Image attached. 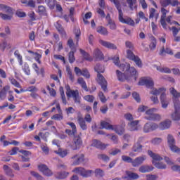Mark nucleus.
<instances>
[{"label":"nucleus","mask_w":180,"mask_h":180,"mask_svg":"<svg viewBox=\"0 0 180 180\" xmlns=\"http://www.w3.org/2000/svg\"><path fill=\"white\" fill-rule=\"evenodd\" d=\"M79 51L82 55V56L84 57V60H86V61H92L93 60L92 57H91V56L89 55V53H88V52L85 51V50H83V49H79Z\"/></svg>","instance_id":"nucleus-31"},{"label":"nucleus","mask_w":180,"mask_h":180,"mask_svg":"<svg viewBox=\"0 0 180 180\" xmlns=\"http://www.w3.org/2000/svg\"><path fill=\"white\" fill-rule=\"evenodd\" d=\"M165 91H167V89H165V88H164V87H160V88H159V89H154L153 91H150V94H152V95H155L156 96H157V95H160V94H162L163 92H165Z\"/></svg>","instance_id":"nucleus-34"},{"label":"nucleus","mask_w":180,"mask_h":180,"mask_svg":"<svg viewBox=\"0 0 180 180\" xmlns=\"http://www.w3.org/2000/svg\"><path fill=\"white\" fill-rule=\"evenodd\" d=\"M144 140V137L141 136L138 139L137 141L134 143L131 150L133 153H142L143 152V141Z\"/></svg>","instance_id":"nucleus-6"},{"label":"nucleus","mask_w":180,"mask_h":180,"mask_svg":"<svg viewBox=\"0 0 180 180\" xmlns=\"http://www.w3.org/2000/svg\"><path fill=\"white\" fill-rule=\"evenodd\" d=\"M180 111L174 110V112L172 114V119L174 121L180 120Z\"/></svg>","instance_id":"nucleus-42"},{"label":"nucleus","mask_w":180,"mask_h":180,"mask_svg":"<svg viewBox=\"0 0 180 180\" xmlns=\"http://www.w3.org/2000/svg\"><path fill=\"white\" fill-rule=\"evenodd\" d=\"M127 58H129V60H131V61H133V60L137 56L134 55V53H133V51H131V50L130 49H128L127 51Z\"/></svg>","instance_id":"nucleus-44"},{"label":"nucleus","mask_w":180,"mask_h":180,"mask_svg":"<svg viewBox=\"0 0 180 180\" xmlns=\"http://www.w3.org/2000/svg\"><path fill=\"white\" fill-rule=\"evenodd\" d=\"M10 82L12 84V85H14L16 88H20V83L17 82L15 79H10Z\"/></svg>","instance_id":"nucleus-63"},{"label":"nucleus","mask_w":180,"mask_h":180,"mask_svg":"<svg viewBox=\"0 0 180 180\" xmlns=\"http://www.w3.org/2000/svg\"><path fill=\"white\" fill-rule=\"evenodd\" d=\"M75 172L83 178H90V176H92V174H94L93 170L86 169L81 167L75 168Z\"/></svg>","instance_id":"nucleus-5"},{"label":"nucleus","mask_w":180,"mask_h":180,"mask_svg":"<svg viewBox=\"0 0 180 180\" xmlns=\"http://www.w3.org/2000/svg\"><path fill=\"white\" fill-rule=\"evenodd\" d=\"M11 89V87L9 86H5L3 89L1 90L0 91V99H1V101H4V99H5V96L6 95V91H9V89Z\"/></svg>","instance_id":"nucleus-32"},{"label":"nucleus","mask_w":180,"mask_h":180,"mask_svg":"<svg viewBox=\"0 0 180 180\" xmlns=\"http://www.w3.org/2000/svg\"><path fill=\"white\" fill-rule=\"evenodd\" d=\"M30 174L32 175V176H34V178H36V179L37 180H43V176H41V175H40L37 172L31 171Z\"/></svg>","instance_id":"nucleus-49"},{"label":"nucleus","mask_w":180,"mask_h":180,"mask_svg":"<svg viewBox=\"0 0 180 180\" xmlns=\"http://www.w3.org/2000/svg\"><path fill=\"white\" fill-rule=\"evenodd\" d=\"M158 179V176L155 174H147L146 180H157Z\"/></svg>","instance_id":"nucleus-64"},{"label":"nucleus","mask_w":180,"mask_h":180,"mask_svg":"<svg viewBox=\"0 0 180 180\" xmlns=\"http://www.w3.org/2000/svg\"><path fill=\"white\" fill-rule=\"evenodd\" d=\"M84 101H86L87 102H90V103H92L94 102V100L95 99V97L92 95H86L84 97Z\"/></svg>","instance_id":"nucleus-59"},{"label":"nucleus","mask_w":180,"mask_h":180,"mask_svg":"<svg viewBox=\"0 0 180 180\" xmlns=\"http://www.w3.org/2000/svg\"><path fill=\"white\" fill-rule=\"evenodd\" d=\"M160 102L163 109H167V108H168V105H169V100L167 98V94L165 92L160 94Z\"/></svg>","instance_id":"nucleus-14"},{"label":"nucleus","mask_w":180,"mask_h":180,"mask_svg":"<svg viewBox=\"0 0 180 180\" xmlns=\"http://www.w3.org/2000/svg\"><path fill=\"white\" fill-rule=\"evenodd\" d=\"M162 15L160 18V23L162 26L163 29H167V22L165 21V18H167V9H165L164 7L161 8Z\"/></svg>","instance_id":"nucleus-15"},{"label":"nucleus","mask_w":180,"mask_h":180,"mask_svg":"<svg viewBox=\"0 0 180 180\" xmlns=\"http://www.w3.org/2000/svg\"><path fill=\"white\" fill-rule=\"evenodd\" d=\"M154 169V167L148 165H142L139 167V171L141 174H146L147 172H151Z\"/></svg>","instance_id":"nucleus-20"},{"label":"nucleus","mask_w":180,"mask_h":180,"mask_svg":"<svg viewBox=\"0 0 180 180\" xmlns=\"http://www.w3.org/2000/svg\"><path fill=\"white\" fill-rule=\"evenodd\" d=\"M151 42L149 45V47L150 50H154L155 47H157V39H155V37L151 36L150 37Z\"/></svg>","instance_id":"nucleus-37"},{"label":"nucleus","mask_w":180,"mask_h":180,"mask_svg":"<svg viewBox=\"0 0 180 180\" xmlns=\"http://www.w3.org/2000/svg\"><path fill=\"white\" fill-rule=\"evenodd\" d=\"M152 144H154L155 146H157L158 144H161L162 143V139L161 138H154L151 140Z\"/></svg>","instance_id":"nucleus-55"},{"label":"nucleus","mask_w":180,"mask_h":180,"mask_svg":"<svg viewBox=\"0 0 180 180\" xmlns=\"http://www.w3.org/2000/svg\"><path fill=\"white\" fill-rule=\"evenodd\" d=\"M94 174L96 178H103V176H105V172L101 168L96 169Z\"/></svg>","instance_id":"nucleus-28"},{"label":"nucleus","mask_w":180,"mask_h":180,"mask_svg":"<svg viewBox=\"0 0 180 180\" xmlns=\"http://www.w3.org/2000/svg\"><path fill=\"white\" fill-rule=\"evenodd\" d=\"M77 122L82 130H86L88 129V127L86 126V124L85 123V120L81 116L77 117Z\"/></svg>","instance_id":"nucleus-26"},{"label":"nucleus","mask_w":180,"mask_h":180,"mask_svg":"<svg viewBox=\"0 0 180 180\" xmlns=\"http://www.w3.org/2000/svg\"><path fill=\"white\" fill-rule=\"evenodd\" d=\"M98 97H99L100 101L102 102V103H106V101H108V100L106 99L105 94H103V92L100 91L98 93Z\"/></svg>","instance_id":"nucleus-54"},{"label":"nucleus","mask_w":180,"mask_h":180,"mask_svg":"<svg viewBox=\"0 0 180 180\" xmlns=\"http://www.w3.org/2000/svg\"><path fill=\"white\" fill-rule=\"evenodd\" d=\"M171 124H172V122L170 120H165L160 123L158 127L160 130H167L171 127Z\"/></svg>","instance_id":"nucleus-18"},{"label":"nucleus","mask_w":180,"mask_h":180,"mask_svg":"<svg viewBox=\"0 0 180 180\" xmlns=\"http://www.w3.org/2000/svg\"><path fill=\"white\" fill-rule=\"evenodd\" d=\"M132 61H134L135 64H136V65H138L139 68H143V62L141 61V59H140L139 56H136Z\"/></svg>","instance_id":"nucleus-45"},{"label":"nucleus","mask_w":180,"mask_h":180,"mask_svg":"<svg viewBox=\"0 0 180 180\" xmlns=\"http://www.w3.org/2000/svg\"><path fill=\"white\" fill-rule=\"evenodd\" d=\"M75 51H76V50L75 49L74 51H71L68 53L69 63L70 64H72V63H74V61H75V56H74V54L75 53Z\"/></svg>","instance_id":"nucleus-39"},{"label":"nucleus","mask_w":180,"mask_h":180,"mask_svg":"<svg viewBox=\"0 0 180 180\" xmlns=\"http://www.w3.org/2000/svg\"><path fill=\"white\" fill-rule=\"evenodd\" d=\"M118 67L122 71H124L123 73L119 70H116L118 81H120V82H124V81H127V82L133 80L134 82L137 81V70L134 67H131L130 63H122Z\"/></svg>","instance_id":"nucleus-1"},{"label":"nucleus","mask_w":180,"mask_h":180,"mask_svg":"<svg viewBox=\"0 0 180 180\" xmlns=\"http://www.w3.org/2000/svg\"><path fill=\"white\" fill-rule=\"evenodd\" d=\"M19 153L22 154L24 157H29L30 155H32V152L23 149L20 150Z\"/></svg>","instance_id":"nucleus-61"},{"label":"nucleus","mask_w":180,"mask_h":180,"mask_svg":"<svg viewBox=\"0 0 180 180\" xmlns=\"http://www.w3.org/2000/svg\"><path fill=\"white\" fill-rule=\"evenodd\" d=\"M18 151H20V150H19L18 147H13L11 150H10L8 152V154L10 155H16V154H18Z\"/></svg>","instance_id":"nucleus-58"},{"label":"nucleus","mask_w":180,"mask_h":180,"mask_svg":"<svg viewBox=\"0 0 180 180\" xmlns=\"http://www.w3.org/2000/svg\"><path fill=\"white\" fill-rule=\"evenodd\" d=\"M160 4L162 8H167L171 4V0H160Z\"/></svg>","instance_id":"nucleus-53"},{"label":"nucleus","mask_w":180,"mask_h":180,"mask_svg":"<svg viewBox=\"0 0 180 180\" xmlns=\"http://www.w3.org/2000/svg\"><path fill=\"white\" fill-rule=\"evenodd\" d=\"M146 160V155L139 156L136 158L134 160H133L132 167H140V165H141V164H143V162H144Z\"/></svg>","instance_id":"nucleus-13"},{"label":"nucleus","mask_w":180,"mask_h":180,"mask_svg":"<svg viewBox=\"0 0 180 180\" xmlns=\"http://www.w3.org/2000/svg\"><path fill=\"white\" fill-rule=\"evenodd\" d=\"M130 124L131 126H132L131 130L133 131H136L137 130H139V127H137V125L139 124V121H131Z\"/></svg>","instance_id":"nucleus-50"},{"label":"nucleus","mask_w":180,"mask_h":180,"mask_svg":"<svg viewBox=\"0 0 180 180\" xmlns=\"http://www.w3.org/2000/svg\"><path fill=\"white\" fill-rule=\"evenodd\" d=\"M167 144L172 153L180 154V148L175 145V138L172 134L167 135Z\"/></svg>","instance_id":"nucleus-4"},{"label":"nucleus","mask_w":180,"mask_h":180,"mask_svg":"<svg viewBox=\"0 0 180 180\" xmlns=\"http://www.w3.org/2000/svg\"><path fill=\"white\" fill-rule=\"evenodd\" d=\"M112 130H114L117 134H119V136H122V134H124V127L121 125L112 127Z\"/></svg>","instance_id":"nucleus-25"},{"label":"nucleus","mask_w":180,"mask_h":180,"mask_svg":"<svg viewBox=\"0 0 180 180\" xmlns=\"http://www.w3.org/2000/svg\"><path fill=\"white\" fill-rule=\"evenodd\" d=\"M152 164L158 169H167V165L163 162H157L154 160H152Z\"/></svg>","instance_id":"nucleus-30"},{"label":"nucleus","mask_w":180,"mask_h":180,"mask_svg":"<svg viewBox=\"0 0 180 180\" xmlns=\"http://www.w3.org/2000/svg\"><path fill=\"white\" fill-rule=\"evenodd\" d=\"M97 32L100 33V34H103V36H108L109 33L108 30L103 26H100L97 28Z\"/></svg>","instance_id":"nucleus-36"},{"label":"nucleus","mask_w":180,"mask_h":180,"mask_svg":"<svg viewBox=\"0 0 180 180\" xmlns=\"http://www.w3.org/2000/svg\"><path fill=\"white\" fill-rule=\"evenodd\" d=\"M101 129H106V130H112L113 129V125L109 124V122L106 121H101Z\"/></svg>","instance_id":"nucleus-29"},{"label":"nucleus","mask_w":180,"mask_h":180,"mask_svg":"<svg viewBox=\"0 0 180 180\" xmlns=\"http://www.w3.org/2000/svg\"><path fill=\"white\" fill-rule=\"evenodd\" d=\"M164 53H166L167 54H169L170 56H174V52L170 48H165L164 46L162 47V49L160 51V56H164Z\"/></svg>","instance_id":"nucleus-27"},{"label":"nucleus","mask_w":180,"mask_h":180,"mask_svg":"<svg viewBox=\"0 0 180 180\" xmlns=\"http://www.w3.org/2000/svg\"><path fill=\"white\" fill-rule=\"evenodd\" d=\"M91 146L95 147L96 148H98V150H105V148H106V147H108V145L102 143V141H101L98 139H93Z\"/></svg>","instance_id":"nucleus-11"},{"label":"nucleus","mask_w":180,"mask_h":180,"mask_svg":"<svg viewBox=\"0 0 180 180\" xmlns=\"http://www.w3.org/2000/svg\"><path fill=\"white\" fill-rule=\"evenodd\" d=\"M0 17L3 20H12V15H8L7 14L0 13Z\"/></svg>","instance_id":"nucleus-57"},{"label":"nucleus","mask_w":180,"mask_h":180,"mask_svg":"<svg viewBox=\"0 0 180 180\" xmlns=\"http://www.w3.org/2000/svg\"><path fill=\"white\" fill-rule=\"evenodd\" d=\"M22 70L26 74V75H30V68H29V64L27 63H25L22 66Z\"/></svg>","instance_id":"nucleus-46"},{"label":"nucleus","mask_w":180,"mask_h":180,"mask_svg":"<svg viewBox=\"0 0 180 180\" xmlns=\"http://www.w3.org/2000/svg\"><path fill=\"white\" fill-rule=\"evenodd\" d=\"M110 2H113L116 9L118 11L119 20L121 23L129 25V26H134V20L131 18L124 19L123 18V11H122V5L119 0H110Z\"/></svg>","instance_id":"nucleus-3"},{"label":"nucleus","mask_w":180,"mask_h":180,"mask_svg":"<svg viewBox=\"0 0 180 180\" xmlns=\"http://www.w3.org/2000/svg\"><path fill=\"white\" fill-rule=\"evenodd\" d=\"M148 155L153 160V161H162L163 160L162 157L157 153H154L151 150H148Z\"/></svg>","instance_id":"nucleus-19"},{"label":"nucleus","mask_w":180,"mask_h":180,"mask_svg":"<svg viewBox=\"0 0 180 180\" xmlns=\"http://www.w3.org/2000/svg\"><path fill=\"white\" fill-rule=\"evenodd\" d=\"M139 85L142 86L146 85V88H153V86H154V81L148 79H143L139 82Z\"/></svg>","instance_id":"nucleus-17"},{"label":"nucleus","mask_w":180,"mask_h":180,"mask_svg":"<svg viewBox=\"0 0 180 180\" xmlns=\"http://www.w3.org/2000/svg\"><path fill=\"white\" fill-rule=\"evenodd\" d=\"M122 160L124 161V162H127L128 164H131L133 165V158L131 157H129L127 155H122Z\"/></svg>","instance_id":"nucleus-43"},{"label":"nucleus","mask_w":180,"mask_h":180,"mask_svg":"<svg viewBox=\"0 0 180 180\" xmlns=\"http://www.w3.org/2000/svg\"><path fill=\"white\" fill-rule=\"evenodd\" d=\"M72 160H74L72 165H80V164L85 162V155H75L72 157Z\"/></svg>","instance_id":"nucleus-9"},{"label":"nucleus","mask_w":180,"mask_h":180,"mask_svg":"<svg viewBox=\"0 0 180 180\" xmlns=\"http://www.w3.org/2000/svg\"><path fill=\"white\" fill-rule=\"evenodd\" d=\"M15 15L18 18H26V13L20 10H17L15 11Z\"/></svg>","instance_id":"nucleus-56"},{"label":"nucleus","mask_w":180,"mask_h":180,"mask_svg":"<svg viewBox=\"0 0 180 180\" xmlns=\"http://www.w3.org/2000/svg\"><path fill=\"white\" fill-rule=\"evenodd\" d=\"M54 153L55 154H58V155L62 158H64V157H66L67 154H68V151L67 150H63L61 148H59L58 150H55Z\"/></svg>","instance_id":"nucleus-33"},{"label":"nucleus","mask_w":180,"mask_h":180,"mask_svg":"<svg viewBox=\"0 0 180 180\" xmlns=\"http://www.w3.org/2000/svg\"><path fill=\"white\" fill-rule=\"evenodd\" d=\"M108 25L111 30H116V23H115V21L112 20V19L108 20Z\"/></svg>","instance_id":"nucleus-60"},{"label":"nucleus","mask_w":180,"mask_h":180,"mask_svg":"<svg viewBox=\"0 0 180 180\" xmlns=\"http://www.w3.org/2000/svg\"><path fill=\"white\" fill-rule=\"evenodd\" d=\"M66 71L68 72L69 79L71 81V82H74V81H75V77L71 71V68H70V67H67Z\"/></svg>","instance_id":"nucleus-38"},{"label":"nucleus","mask_w":180,"mask_h":180,"mask_svg":"<svg viewBox=\"0 0 180 180\" xmlns=\"http://www.w3.org/2000/svg\"><path fill=\"white\" fill-rule=\"evenodd\" d=\"M170 94L173 95V99H179V98H180V93L176 91L174 88L171 90Z\"/></svg>","instance_id":"nucleus-51"},{"label":"nucleus","mask_w":180,"mask_h":180,"mask_svg":"<svg viewBox=\"0 0 180 180\" xmlns=\"http://www.w3.org/2000/svg\"><path fill=\"white\" fill-rule=\"evenodd\" d=\"M109 60H112L115 65H117V67H119V64H120V59L119 58V56H116L112 58H109Z\"/></svg>","instance_id":"nucleus-47"},{"label":"nucleus","mask_w":180,"mask_h":180,"mask_svg":"<svg viewBox=\"0 0 180 180\" xmlns=\"http://www.w3.org/2000/svg\"><path fill=\"white\" fill-rule=\"evenodd\" d=\"M158 129V124L155 122H148L143 126V133H150Z\"/></svg>","instance_id":"nucleus-7"},{"label":"nucleus","mask_w":180,"mask_h":180,"mask_svg":"<svg viewBox=\"0 0 180 180\" xmlns=\"http://www.w3.org/2000/svg\"><path fill=\"white\" fill-rule=\"evenodd\" d=\"M81 75H83V77H85L86 78H91V75L89 74V72L88 71V69H83L82 70Z\"/></svg>","instance_id":"nucleus-62"},{"label":"nucleus","mask_w":180,"mask_h":180,"mask_svg":"<svg viewBox=\"0 0 180 180\" xmlns=\"http://www.w3.org/2000/svg\"><path fill=\"white\" fill-rule=\"evenodd\" d=\"M68 175H70V172L64 170L54 172V177L56 179H67V178H68Z\"/></svg>","instance_id":"nucleus-12"},{"label":"nucleus","mask_w":180,"mask_h":180,"mask_svg":"<svg viewBox=\"0 0 180 180\" xmlns=\"http://www.w3.org/2000/svg\"><path fill=\"white\" fill-rule=\"evenodd\" d=\"M66 95L68 98H71V96H72L75 98L74 101H77V96H79V93L78 92V90H72L70 93H66Z\"/></svg>","instance_id":"nucleus-35"},{"label":"nucleus","mask_w":180,"mask_h":180,"mask_svg":"<svg viewBox=\"0 0 180 180\" xmlns=\"http://www.w3.org/2000/svg\"><path fill=\"white\" fill-rule=\"evenodd\" d=\"M38 169L45 176H53V172L45 164L38 165Z\"/></svg>","instance_id":"nucleus-8"},{"label":"nucleus","mask_w":180,"mask_h":180,"mask_svg":"<svg viewBox=\"0 0 180 180\" xmlns=\"http://www.w3.org/2000/svg\"><path fill=\"white\" fill-rule=\"evenodd\" d=\"M174 110L180 111V101L179 98H173Z\"/></svg>","instance_id":"nucleus-41"},{"label":"nucleus","mask_w":180,"mask_h":180,"mask_svg":"<svg viewBox=\"0 0 180 180\" xmlns=\"http://www.w3.org/2000/svg\"><path fill=\"white\" fill-rule=\"evenodd\" d=\"M75 144L76 148L74 150H79L81 148V146H82V139L79 135L75 136L74 138Z\"/></svg>","instance_id":"nucleus-23"},{"label":"nucleus","mask_w":180,"mask_h":180,"mask_svg":"<svg viewBox=\"0 0 180 180\" xmlns=\"http://www.w3.org/2000/svg\"><path fill=\"white\" fill-rule=\"evenodd\" d=\"M94 56L96 61H102V60H105L103 53H102V51H100L98 49L94 51Z\"/></svg>","instance_id":"nucleus-21"},{"label":"nucleus","mask_w":180,"mask_h":180,"mask_svg":"<svg viewBox=\"0 0 180 180\" xmlns=\"http://www.w3.org/2000/svg\"><path fill=\"white\" fill-rule=\"evenodd\" d=\"M99 43L100 44H101V46H103V47H105V49H109L110 50H117V46H116V45L109 41H106L101 39L99 41Z\"/></svg>","instance_id":"nucleus-16"},{"label":"nucleus","mask_w":180,"mask_h":180,"mask_svg":"<svg viewBox=\"0 0 180 180\" xmlns=\"http://www.w3.org/2000/svg\"><path fill=\"white\" fill-rule=\"evenodd\" d=\"M45 2L47 4L50 9H54V8H56V3L57 1L53 0V1H51L50 0H45Z\"/></svg>","instance_id":"nucleus-48"},{"label":"nucleus","mask_w":180,"mask_h":180,"mask_svg":"<svg viewBox=\"0 0 180 180\" xmlns=\"http://www.w3.org/2000/svg\"><path fill=\"white\" fill-rule=\"evenodd\" d=\"M125 173L127 176H122V179L136 180L140 178V176H139L137 173H134L129 170H127Z\"/></svg>","instance_id":"nucleus-10"},{"label":"nucleus","mask_w":180,"mask_h":180,"mask_svg":"<svg viewBox=\"0 0 180 180\" xmlns=\"http://www.w3.org/2000/svg\"><path fill=\"white\" fill-rule=\"evenodd\" d=\"M94 71L98 73L97 74V82L98 85H101V89L104 92H108V82L105 77L102 75L105 72V68L101 63L96 64L94 67Z\"/></svg>","instance_id":"nucleus-2"},{"label":"nucleus","mask_w":180,"mask_h":180,"mask_svg":"<svg viewBox=\"0 0 180 180\" xmlns=\"http://www.w3.org/2000/svg\"><path fill=\"white\" fill-rule=\"evenodd\" d=\"M74 33L75 34L77 41H79V37H81V30H79V28H75Z\"/></svg>","instance_id":"nucleus-52"},{"label":"nucleus","mask_w":180,"mask_h":180,"mask_svg":"<svg viewBox=\"0 0 180 180\" xmlns=\"http://www.w3.org/2000/svg\"><path fill=\"white\" fill-rule=\"evenodd\" d=\"M132 98L137 103H140V102H141V97H140V94L136 91H134L132 93Z\"/></svg>","instance_id":"nucleus-40"},{"label":"nucleus","mask_w":180,"mask_h":180,"mask_svg":"<svg viewBox=\"0 0 180 180\" xmlns=\"http://www.w3.org/2000/svg\"><path fill=\"white\" fill-rule=\"evenodd\" d=\"M0 11H4L6 13H9V15H13V8L5 4H0Z\"/></svg>","instance_id":"nucleus-22"},{"label":"nucleus","mask_w":180,"mask_h":180,"mask_svg":"<svg viewBox=\"0 0 180 180\" xmlns=\"http://www.w3.org/2000/svg\"><path fill=\"white\" fill-rule=\"evenodd\" d=\"M146 120H151L153 122H155L157 120H161V115L157 113H153L151 115L145 117Z\"/></svg>","instance_id":"nucleus-24"}]
</instances>
